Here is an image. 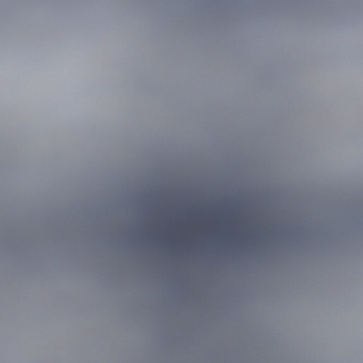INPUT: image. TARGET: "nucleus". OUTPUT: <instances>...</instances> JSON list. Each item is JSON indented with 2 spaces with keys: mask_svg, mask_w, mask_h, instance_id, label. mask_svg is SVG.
Returning a JSON list of instances; mask_svg holds the SVG:
<instances>
[{
  "mask_svg": "<svg viewBox=\"0 0 363 363\" xmlns=\"http://www.w3.org/2000/svg\"><path fill=\"white\" fill-rule=\"evenodd\" d=\"M182 230H184L185 228H182Z\"/></svg>",
  "mask_w": 363,
  "mask_h": 363,
  "instance_id": "1",
  "label": "nucleus"
},
{
  "mask_svg": "<svg viewBox=\"0 0 363 363\" xmlns=\"http://www.w3.org/2000/svg\"><path fill=\"white\" fill-rule=\"evenodd\" d=\"M216 230H218L219 228H216Z\"/></svg>",
  "mask_w": 363,
  "mask_h": 363,
  "instance_id": "2",
  "label": "nucleus"
}]
</instances>
